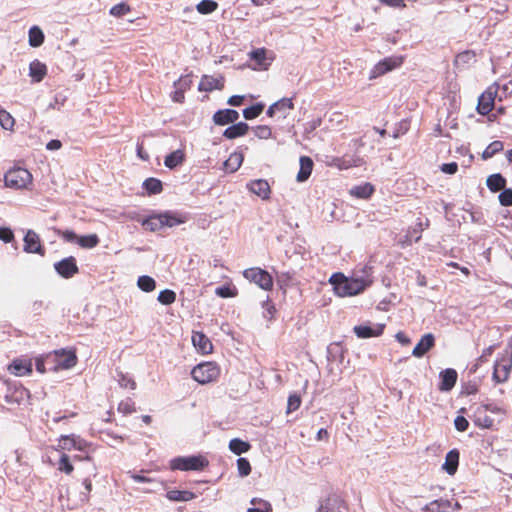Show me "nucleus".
Wrapping results in <instances>:
<instances>
[{"label": "nucleus", "instance_id": "f257e3e1", "mask_svg": "<svg viewBox=\"0 0 512 512\" xmlns=\"http://www.w3.org/2000/svg\"><path fill=\"white\" fill-rule=\"evenodd\" d=\"M335 293L340 297L355 296L365 291L370 282L363 278H348L342 273H335L330 278Z\"/></svg>", "mask_w": 512, "mask_h": 512}, {"label": "nucleus", "instance_id": "f03ea898", "mask_svg": "<svg viewBox=\"0 0 512 512\" xmlns=\"http://www.w3.org/2000/svg\"><path fill=\"white\" fill-rule=\"evenodd\" d=\"M4 185L14 190H31L33 187V176L28 169L15 166L5 173Z\"/></svg>", "mask_w": 512, "mask_h": 512}, {"label": "nucleus", "instance_id": "7ed1b4c3", "mask_svg": "<svg viewBox=\"0 0 512 512\" xmlns=\"http://www.w3.org/2000/svg\"><path fill=\"white\" fill-rule=\"evenodd\" d=\"M186 221L184 216L165 212L147 217L142 221L145 230L156 232L164 227H174Z\"/></svg>", "mask_w": 512, "mask_h": 512}, {"label": "nucleus", "instance_id": "20e7f679", "mask_svg": "<svg viewBox=\"0 0 512 512\" xmlns=\"http://www.w3.org/2000/svg\"><path fill=\"white\" fill-rule=\"evenodd\" d=\"M208 465V459L202 455L176 457L170 461V468L172 470L181 471H202L208 467Z\"/></svg>", "mask_w": 512, "mask_h": 512}, {"label": "nucleus", "instance_id": "39448f33", "mask_svg": "<svg viewBox=\"0 0 512 512\" xmlns=\"http://www.w3.org/2000/svg\"><path fill=\"white\" fill-rule=\"evenodd\" d=\"M220 373V367L215 362H203L192 369L191 376L196 382L204 385L216 381Z\"/></svg>", "mask_w": 512, "mask_h": 512}, {"label": "nucleus", "instance_id": "423d86ee", "mask_svg": "<svg viewBox=\"0 0 512 512\" xmlns=\"http://www.w3.org/2000/svg\"><path fill=\"white\" fill-rule=\"evenodd\" d=\"M48 363H51L49 370H66L76 365L77 356L74 351H54L48 354Z\"/></svg>", "mask_w": 512, "mask_h": 512}, {"label": "nucleus", "instance_id": "0eeeda50", "mask_svg": "<svg viewBox=\"0 0 512 512\" xmlns=\"http://www.w3.org/2000/svg\"><path fill=\"white\" fill-rule=\"evenodd\" d=\"M243 276L245 279L265 291H271L273 289V277L268 271L260 267L245 269L243 271Z\"/></svg>", "mask_w": 512, "mask_h": 512}, {"label": "nucleus", "instance_id": "6e6552de", "mask_svg": "<svg viewBox=\"0 0 512 512\" xmlns=\"http://www.w3.org/2000/svg\"><path fill=\"white\" fill-rule=\"evenodd\" d=\"M57 235L66 242L76 241L78 245L85 249L96 247L100 239L97 234H89L85 236H77L72 230H58Z\"/></svg>", "mask_w": 512, "mask_h": 512}, {"label": "nucleus", "instance_id": "1a4fd4ad", "mask_svg": "<svg viewBox=\"0 0 512 512\" xmlns=\"http://www.w3.org/2000/svg\"><path fill=\"white\" fill-rule=\"evenodd\" d=\"M498 89L499 85L494 83L479 96L476 110L480 115L486 116L494 109Z\"/></svg>", "mask_w": 512, "mask_h": 512}, {"label": "nucleus", "instance_id": "9d476101", "mask_svg": "<svg viewBox=\"0 0 512 512\" xmlns=\"http://www.w3.org/2000/svg\"><path fill=\"white\" fill-rule=\"evenodd\" d=\"M460 508L459 502L453 503L448 499L440 498L425 505L423 510L425 512H457Z\"/></svg>", "mask_w": 512, "mask_h": 512}, {"label": "nucleus", "instance_id": "9b49d317", "mask_svg": "<svg viewBox=\"0 0 512 512\" xmlns=\"http://www.w3.org/2000/svg\"><path fill=\"white\" fill-rule=\"evenodd\" d=\"M24 251L27 253H36L45 255V248L41 243L39 235L33 230H28L24 236Z\"/></svg>", "mask_w": 512, "mask_h": 512}, {"label": "nucleus", "instance_id": "f8f14e48", "mask_svg": "<svg viewBox=\"0 0 512 512\" xmlns=\"http://www.w3.org/2000/svg\"><path fill=\"white\" fill-rule=\"evenodd\" d=\"M55 270L63 278H71L79 272L76 259L73 256L62 259L54 264Z\"/></svg>", "mask_w": 512, "mask_h": 512}, {"label": "nucleus", "instance_id": "ddd939ff", "mask_svg": "<svg viewBox=\"0 0 512 512\" xmlns=\"http://www.w3.org/2000/svg\"><path fill=\"white\" fill-rule=\"evenodd\" d=\"M225 85V77L220 75L214 77L211 75H203L198 85L199 91L212 92L213 90H222Z\"/></svg>", "mask_w": 512, "mask_h": 512}, {"label": "nucleus", "instance_id": "4468645a", "mask_svg": "<svg viewBox=\"0 0 512 512\" xmlns=\"http://www.w3.org/2000/svg\"><path fill=\"white\" fill-rule=\"evenodd\" d=\"M512 368V361L507 358L497 360L494 365L493 380L496 383H503L507 381Z\"/></svg>", "mask_w": 512, "mask_h": 512}, {"label": "nucleus", "instance_id": "2eb2a0df", "mask_svg": "<svg viewBox=\"0 0 512 512\" xmlns=\"http://www.w3.org/2000/svg\"><path fill=\"white\" fill-rule=\"evenodd\" d=\"M8 371L15 376L21 377L32 373V361L27 358H16L8 366Z\"/></svg>", "mask_w": 512, "mask_h": 512}, {"label": "nucleus", "instance_id": "dca6fc26", "mask_svg": "<svg viewBox=\"0 0 512 512\" xmlns=\"http://www.w3.org/2000/svg\"><path fill=\"white\" fill-rule=\"evenodd\" d=\"M386 325L385 324H375L373 326L368 325H357L353 328L354 333L358 338H372V337H379L383 334L384 329Z\"/></svg>", "mask_w": 512, "mask_h": 512}, {"label": "nucleus", "instance_id": "f3484780", "mask_svg": "<svg viewBox=\"0 0 512 512\" xmlns=\"http://www.w3.org/2000/svg\"><path fill=\"white\" fill-rule=\"evenodd\" d=\"M192 343L196 350L202 355L210 354L213 351L211 340L201 331L193 332Z\"/></svg>", "mask_w": 512, "mask_h": 512}, {"label": "nucleus", "instance_id": "a211bd4d", "mask_svg": "<svg viewBox=\"0 0 512 512\" xmlns=\"http://www.w3.org/2000/svg\"><path fill=\"white\" fill-rule=\"evenodd\" d=\"M87 442L83 439H81L79 436L75 435H62L59 439L58 446L62 450H85L87 447Z\"/></svg>", "mask_w": 512, "mask_h": 512}, {"label": "nucleus", "instance_id": "6ab92c4d", "mask_svg": "<svg viewBox=\"0 0 512 512\" xmlns=\"http://www.w3.org/2000/svg\"><path fill=\"white\" fill-rule=\"evenodd\" d=\"M472 420L475 426L483 429H491L494 425V419L489 416L486 406H478Z\"/></svg>", "mask_w": 512, "mask_h": 512}, {"label": "nucleus", "instance_id": "aec40b11", "mask_svg": "<svg viewBox=\"0 0 512 512\" xmlns=\"http://www.w3.org/2000/svg\"><path fill=\"white\" fill-rule=\"evenodd\" d=\"M247 188L253 194L259 196L263 200L270 198L271 188L269 183L264 179L252 180L247 184Z\"/></svg>", "mask_w": 512, "mask_h": 512}, {"label": "nucleus", "instance_id": "412c9836", "mask_svg": "<svg viewBox=\"0 0 512 512\" xmlns=\"http://www.w3.org/2000/svg\"><path fill=\"white\" fill-rule=\"evenodd\" d=\"M435 345L433 334L427 333L421 337L412 351V355L417 358L423 357Z\"/></svg>", "mask_w": 512, "mask_h": 512}, {"label": "nucleus", "instance_id": "4be33fe9", "mask_svg": "<svg viewBox=\"0 0 512 512\" xmlns=\"http://www.w3.org/2000/svg\"><path fill=\"white\" fill-rule=\"evenodd\" d=\"M440 384L439 390L448 392L450 391L456 384L458 374L455 369L448 368L440 372Z\"/></svg>", "mask_w": 512, "mask_h": 512}, {"label": "nucleus", "instance_id": "5701e85b", "mask_svg": "<svg viewBox=\"0 0 512 512\" xmlns=\"http://www.w3.org/2000/svg\"><path fill=\"white\" fill-rule=\"evenodd\" d=\"M239 118V113L233 109H222L215 112L213 115V121L216 125L224 126L230 123H234Z\"/></svg>", "mask_w": 512, "mask_h": 512}, {"label": "nucleus", "instance_id": "b1692460", "mask_svg": "<svg viewBox=\"0 0 512 512\" xmlns=\"http://www.w3.org/2000/svg\"><path fill=\"white\" fill-rule=\"evenodd\" d=\"M361 163L360 158L353 156L334 157L330 162V166L336 167L340 170H346L351 167H357Z\"/></svg>", "mask_w": 512, "mask_h": 512}, {"label": "nucleus", "instance_id": "393cba45", "mask_svg": "<svg viewBox=\"0 0 512 512\" xmlns=\"http://www.w3.org/2000/svg\"><path fill=\"white\" fill-rule=\"evenodd\" d=\"M47 75V67L39 60H34L29 65V76L35 83L41 82Z\"/></svg>", "mask_w": 512, "mask_h": 512}, {"label": "nucleus", "instance_id": "a878e982", "mask_svg": "<svg viewBox=\"0 0 512 512\" xmlns=\"http://www.w3.org/2000/svg\"><path fill=\"white\" fill-rule=\"evenodd\" d=\"M299 162L300 169L297 174V181L304 182L310 177L314 163L313 160L308 156H301Z\"/></svg>", "mask_w": 512, "mask_h": 512}, {"label": "nucleus", "instance_id": "bb28decb", "mask_svg": "<svg viewBox=\"0 0 512 512\" xmlns=\"http://www.w3.org/2000/svg\"><path fill=\"white\" fill-rule=\"evenodd\" d=\"M249 131V125L245 122H238L228 128L223 132V136L227 139H235L238 137H242L247 134Z\"/></svg>", "mask_w": 512, "mask_h": 512}, {"label": "nucleus", "instance_id": "cd10ccee", "mask_svg": "<svg viewBox=\"0 0 512 512\" xmlns=\"http://www.w3.org/2000/svg\"><path fill=\"white\" fill-rule=\"evenodd\" d=\"M459 464V451L457 449L450 450L445 457L443 469L449 474L454 475Z\"/></svg>", "mask_w": 512, "mask_h": 512}, {"label": "nucleus", "instance_id": "c85d7f7f", "mask_svg": "<svg viewBox=\"0 0 512 512\" xmlns=\"http://www.w3.org/2000/svg\"><path fill=\"white\" fill-rule=\"evenodd\" d=\"M166 498L173 502H187L196 498V494L188 490H169L166 493Z\"/></svg>", "mask_w": 512, "mask_h": 512}, {"label": "nucleus", "instance_id": "c756f323", "mask_svg": "<svg viewBox=\"0 0 512 512\" xmlns=\"http://www.w3.org/2000/svg\"><path fill=\"white\" fill-rule=\"evenodd\" d=\"M402 64L401 58H385L384 60L380 61L376 67L375 70L378 74H385L388 71H391L397 67H399Z\"/></svg>", "mask_w": 512, "mask_h": 512}, {"label": "nucleus", "instance_id": "7c9ffc66", "mask_svg": "<svg viewBox=\"0 0 512 512\" xmlns=\"http://www.w3.org/2000/svg\"><path fill=\"white\" fill-rule=\"evenodd\" d=\"M506 179L500 174L490 175L486 180V185L491 192H498L506 187Z\"/></svg>", "mask_w": 512, "mask_h": 512}, {"label": "nucleus", "instance_id": "2f4dec72", "mask_svg": "<svg viewBox=\"0 0 512 512\" xmlns=\"http://www.w3.org/2000/svg\"><path fill=\"white\" fill-rule=\"evenodd\" d=\"M185 160V154L182 150L178 149L165 157L164 164L170 169H174L181 165Z\"/></svg>", "mask_w": 512, "mask_h": 512}, {"label": "nucleus", "instance_id": "473e14b6", "mask_svg": "<svg viewBox=\"0 0 512 512\" xmlns=\"http://www.w3.org/2000/svg\"><path fill=\"white\" fill-rule=\"evenodd\" d=\"M229 449L235 455H241L248 452L251 449V445L249 442L243 441L240 438H233L229 442Z\"/></svg>", "mask_w": 512, "mask_h": 512}, {"label": "nucleus", "instance_id": "72a5a7b5", "mask_svg": "<svg viewBox=\"0 0 512 512\" xmlns=\"http://www.w3.org/2000/svg\"><path fill=\"white\" fill-rule=\"evenodd\" d=\"M374 191L375 189L372 184L365 183L363 185L355 186L354 188L351 189L350 193L355 197L367 199L372 196Z\"/></svg>", "mask_w": 512, "mask_h": 512}, {"label": "nucleus", "instance_id": "f704fd0d", "mask_svg": "<svg viewBox=\"0 0 512 512\" xmlns=\"http://www.w3.org/2000/svg\"><path fill=\"white\" fill-rule=\"evenodd\" d=\"M143 188L147 191L149 195L159 194L163 190L162 182L154 177L147 178L143 182Z\"/></svg>", "mask_w": 512, "mask_h": 512}, {"label": "nucleus", "instance_id": "c9c22d12", "mask_svg": "<svg viewBox=\"0 0 512 512\" xmlns=\"http://www.w3.org/2000/svg\"><path fill=\"white\" fill-rule=\"evenodd\" d=\"M29 45L32 47H39L44 42V34L38 26H33L29 30Z\"/></svg>", "mask_w": 512, "mask_h": 512}, {"label": "nucleus", "instance_id": "e433bc0d", "mask_svg": "<svg viewBox=\"0 0 512 512\" xmlns=\"http://www.w3.org/2000/svg\"><path fill=\"white\" fill-rule=\"evenodd\" d=\"M267 49L266 48H257L249 53L250 59L254 60L259 66L266 67L270 63H267Z\"/></svg>", "mask_w": 512, "mask_h": 512}, {"label": "nucleus", "instance_id": "4c0bfd02", "mask_svg": "<svg viewBox=\"0 0 512 512\" xmlns=\"http://www.w3.org/2000/svg\"><path fill=\"white\" fill-rule=\"evenodd\" d=\"M0 126L8 131H13L15 126L14 117L5 109L0 107Z\"/></svg>", "mask_w": 512, "mask_h": 512}, {"label": "nucleus", "instance_id": "58836bf2", "mask_svg": "<svg viewBox=\"0 0 512 512\" xmlns=\"http://www.w3.org/2000/svg\"><path fill=\"white\" fill-rule=\"evenodd\" d=\"M504 149V144L502 141L495 140L491 142L486 149L482 153L483 159H489L492 158L497 153L501 152Z\"/></svg>", "mask_w": 512, "mask_h": 512}, {"label": "nucleus", "instance_id": "ea45409f", "mask_svg": "<svg viewBox=\"0 0 512 512\" xmlns=\"http://www.w3.org/2000/svg\"><path fill=\"white\" fill-rule=\"evenodd\" d=\"M137 285L144 292H152L156 288L155 280L147 275L140 276L137 280Z\"/></svg>", "mask_w": 512, "mask_h": 512}, {"label": "nucleus", "instance_id": "a19ab883", "mask_svg": "<svg viewBox=\"0 0 512 512\" xmlns=\"http://www.w3.org/2000/svg\"><path fill=\"white\" fill-rule=\"evenodd\" d=\"M264 104L263 103H256L248 108H245L243 110V116L247 120H252L257 118L264 110Z\"/></svg>", "mask_w": 512, "mask_h": 512}, {"label": "nucleus", "instance_id": "79ce46f5", "mask_svg": "<svg viewBox=\"0 0 512 512\" xmlns=\"http://www.w3.org/2000/svg\"><path fill=\"white\" fill-rule=\"evenodd\" d=\"M196 8L200 14L206 15L214 12L218 8V3L214 0H202Z\"/></svg>", "mask_w": 512, "mask_h": 512}, {"label": "nucleus", "instance_id": "37998d69", "mask_svg": "<svg viewBox=\"0 0 512 512\" xmlns=\"http://www.w3.org/2000/svg\"><path fill=\"white\" fill-rule=\"evenodd\" d=\"M243 162V155L240 153H233L230 155L228 160L225 161V167L230 171H236Z\"/></svg>", "mask_w": 512, "mask_h": 512}, {"label": "nucleus", "instance_id": "c03bdc74", "mask_svg": "<svg viewBox=\"0 0 512 512\" xmlns=\"http://www.w3.org/2000/svg\"><path fill=\"white\" fill-rule=\"evenodd\" d=\"M251 503L253 505H258V507L248 508L247 512H271L272 511V505L268 501L254 498V499H252Z\"/></svg>", "mask_w": 512, "mask_h": 512}, {"label": "nucleus", "instance_id": "a18cd8bd", "mask_svg": "<svg viewBox=\"0 0 512 512\" xmlns=\"http://www.w3.org/2000/svg\"><path fill=\"white\" fill-rule=\"evenodd\" d=\"M215 294L221 298H233L238 294V290L236 287L220 286L215 289Z\"/></svg>", "mask_w": 512, "mask_h": 512}, {"label": "nucleus", "instance_id": "49530a36", "mask_svg": "<svg viewBox=\"0 0 512 512\" xmlns=\"http://www.w3.org/2000/svg\"><path fill=\"white\" fill-rule=\"evenodd\" d=\"M176 300V293L173 290H162L158 295V301L163 305H171Z\"/></svg>", "mask_w": 512, "mask_h": 512}, {"label": "nucleus", "instance_id": "de8ad7c7", "mask_svg": "<svg viewBox=\"0 0 512 512\" xmlns=\"http://www.w3.org/2000/svg\"><path fill=\"white\" fill-rule=\"evenodd\" d=\"M118 411L123 415H129L134 413L136 411L135 402L130 398L122 400L118 404Z\"/></svg>", "mask_w": 512, "mask_h": 512}, {"label": "nucleus", "instance_id": "09e8293b", "mask_svg": "<svg viewBox=\"0 0 512 512\" xmlns=\"http://www.w3.org/2000/svg\"><path fill=\"white\" fill-rule=\"evenodd\" d=\"M130 12L131 7L125 2L118 3L110 9V14L114 17H122Z\"/></svg>", "mask_w": 512, "mask_h": 512}, {"label": "nucleus", "instance_id": "8fccbe9b", "mask_svg": "<svg viewBox=\"0 0 512 512\" xmlns=\"http://www.w3.org/2000/svg\"><path fill=\"white\" fill-rule=\"evenodd\" d=\"M58 470L66 474H71L74 470L73 465L70 462V458L67 454H62L58 461Z\"/></svg>", "mask_w": 512, "mask_h": 512}, {"label": "nucleus", "instance_id": "3c124183", "mask_svg": "<svg viewBox=\"0 0 512 512\" xmlns=\"http://www.w3.org/2000/svg\"><path fill=\"white\" fill-rule=\"evenodd\" d=\"M301 397L297 394H291L289 397H288V402H287V410H286V413L287 414H290L296 410L299 409L300 405H301Z\"/></svg>", "mask_w": 512, "mask_h": 512}, {"label": "nucleus", "instance_id": "603ef678", "mask_svg": "<svg viewBox=\"0 0 512 512\" xmlns=\"http://www.w3.org/2000/svg\"><path fill=\"white\" fill-rule=\"evenodd\" d=\"M475 58H476V54L474 51L466 50V51H463V52H460L459 54H457L455 63L456 64H459V63L468 64L471 61H474Z\"/></svg>", "mask_w": 512, "mask_h": 512}, {"label": "nucleus", "instance_id": "864d4df0", "mask_svg": "<svg viewBox=\"0 0 512 512\" xmlns=\"http://www.w3.org/2000/svg\"><path fill=\"white\" fill-rule=\"evenodd\" d=\"M237 469L240 476H248L251 473L250 462L246 458H239L237 460Z\"/></svg>", "mask_w": 512, "mask_h": 512}, {"label": "nucleus", "instance_id": "5fc2aeb1", "mask_svg": "<svg viewBox=\"0 0 512 512\" xmlns=\"http://www.w3.org/2000/svg\"><path fill=\"white\" fill-rule=\"evenodd\" d=\"M274 105H277L278 112H282L284 115L286 111L294 109L292 98H282L275 102Z\"/></svg>", "mask_w": 512, "mask_h": 512}, {"label": "nucleus", "instance_id": "6e6d98bb", "mask_svg": "<svg viewBox=\"0 0 512 512\" xmlns=\"http://www.w3.org/2000/svg\"><path fill=\"white\" fill-rule=\"evenodd\" d=\"M499 202L502 206L509 207L512 206V189L504 188L502 192L498 196Z\"/></svg>", "mask_w": 512, "mask_h": 512}, {"label": "nucleus", "instance_id": "4d7b16f0", "mask_svg": "<svg viewBox=\"0 0 512 512\" xmlns=\"http://www.w3.org/2000/svg\"><path fill=\"white\" fill-rule=\"evenodd\" d=\"M255 136L259 139H269L272 136V130L268 125H259L254 128Z\"/></svg>", "mask_w": 512, "mask_h": 512}, {"label": "nucleus", "instance_id": "13d9d810", "mask_svg": "<svg viewBox=\"0 0 512 512\" xmlns=\"http://www.w3.org/2000/svg\"><path fill=\"white\" fill-rule=\"evenodd\" d=\"M118 382L122 388L132 389V390L136 388V382L134 381V379H132L131 377L126 376L122 373L119 375Z\"/></svg>", "mask_w": 512, "mask_h": 512}, {"label": "nucleus", "instance_id": "bf43d9fd", "mask_svg": "<svg viewBox=\"0 0 512 512\" xmlns=\"http://www.w3.org/2000/svg\"><path fill=\"white\" fill-rule=\"evenodd\" d=\"M262 306L264 308V317L271 320L276 313L275 305L270 299H267L263 302Z\"/></svg>", "mask_w": 512, "mask_h": 512}, {"label": "nucleus", "instance_id": "052dcab7", "mask_svg": "<svg viewBox=\"0 0 512 512\" xmlns=\"http://www.w3.org/2000/svg\"><path fill=\"white\" fill-rule=\"evenodd\" d=\"M175 87H178L179 89H183V91H187L190 89L192 85V78L190 75L181 76L178 81L174 83Z\"/></svg>", "mask_w": 512, "mask_h": 512}, {"label": "nucleus", "instance_id": "680f3d73", "mask_svg": "<svg viewBox=\"0 0 512 512\" xmlns=\"http://www.w3.org/2000/svg\"><path fill=\"white\" fill-rule=\"evenodd\" d=\"M454 425L459 432H464L468 429L469 422L465 417L457 416L454 420Z\"/></svg>", "mask_w": 512, "mask_h": 512}, {"label": "nucleus", "instance_id": "e2e57ef3", "mask_svg": "<svg viewBox=\"0 0 512 512\" xmlns=\"http://www.w3.org/2000/svg\"><path fill=\"white\" fill-rule=\"evenodd\" d=\"M35 365L39 373H45L47 371L46 365H51V363H48V354L37 358Z\"/></svg>", "mask_w": 512, "mask_h": 512}, {"label": "nucleus", "instance_id": "0e129e2a", "mask_svg": "<svg viewBox=\"0 0 512 512\" xmlns=\"http://www.w3.org/2000/svg\"><path fill=\"white\" fill-rule=\"evenodd\" d=\"M14 239L13 231L7 227L0 228V240L5 243H10Z\"/></svg>", "mask_w": 512, "mask_h": 512}, {"label": "nucleus", "instance_id": "69168bd1", "mask_svg": "<svg viewBox=\"0 0 512 512\" xmlns=\"http://www.w3.org/2000/svg\"><path fill=\"white\" fill-rule=\"evenodd\" d=\"M379 2L383 5H386V6L392 7V8L403 9L406 7L404 0H379Z\"/></svg>", "mask_w": 512, "mask_h": 512}, {"label": "nucleus", "instance_id": "338daca9", "mask_svg": "<svg viewBox=\"0 0 512 512\" xmlns=\"http://www.w3.org/2000/svg\"><path fill=\"white\" fill-rule=\"evenodd\" d=\"M441 171L446 174H455L458 171V164L456 162L444 163L441 166Z\"/></svg>", "mask_w": 512, "mask_h": 512}, {"label": "nucleus", "instance_id": "774afa93", "mask_svg": "<svg viewBox=\"0 0 512 512\" xmlns=\"http://www.w3.org/2000/svg\"><path fill=\"white\" fill-rule=\"evenodd\" d=\"M172 100L177 103H183L185 100V91L176 87V90L172 94Z\"/></svg>", "mask_w": 512, "mask_h": 512}]
</instances>
